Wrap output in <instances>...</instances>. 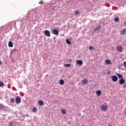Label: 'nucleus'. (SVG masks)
<instances>
[{"instance_id": "f257e3e1", "label": "nucleus", "mask_w": 126, "mask_h": 126, "mask_svg": "<svg viewBox=\"0 0 126 126\" xmlns=\"http://www.w3.org/2000/svg\"><path fill=\"white\" fill-rule=\"evenodd\" d=\"M15 100L17 104H19L21 103V98H20L19 96H16Z\"/></svg>"}, {"instance_id": "f03ea898", "label": "nucleus", "mask_w": 126, "mask_h": 126, "mask_svg": "<svg viewBox=\"0 0 126 126\" xmlns=\"http://www.w3.org/2000/svg\"><path fill=\"white\" fill-rule=\"evenodd\" d=\"M101 110H102V111H107V110H108V107L106 105H102L101 106Z\"/></svg>"}, {"instance_id": "7ed1b4c3", "label": "nucleus", "mask_w": 126, "mask_h": 126, "mask_svg": "<svg viewBox=\"0 0 126 126\" xmlns=\"http://www.w3.org/2000/svg\"><path fill=\"white\" fill-rule=\"evenodd\" d=\"M44 34L46 36H47V37H50V36H51L50 34V32L49 31H45L44 32Z\"/></svg>"}, {"instance_id": "20e7f679", "label": "nucleus", "mask_w": 126, "mask_h": 126, "mask_svg": "<svg viewBox=\"0 0 126 126\" xmlns=\"http://www.w3.org/2000/svg\"><path fill=\"white\" fill-rule=\"evenodd\" d=\"M112 80L113 81H117V80H118V77H117V76H113L112 77Z\"/></svg>"}, {"instance_id": "39448f33", "label": "nucleus", "mask_w": 126, "mask_h": 126, "mask_svg": "<svg viewBox=\"0 0 126 126\" xmlns=\"http://www.w3.org/2000/svg\"><path fill=\"white\" fill-rule=\"evenodd\" d=\"M82 61L77 60L76 61V63H77V64H79V65H81V64H82Z\"/></svg>"}, {"instance_id": "423d86ee", "label": "nucleus", "mask_w": 126, "mask_h": 126, "mask_svg": "<svg viewBox=\"0 0 126 126\" xmlns=\"http://www.w3.org/2000/svg\"><path fill=\"white\" fill-rule=\"evenodd\" d=\"M120 84H124L125 83V80L124 79H121L120 80Z\"/></svg>"}, {"instance_id": "0eeeda50", "label": "nucleus", "mask_w": 126, "mask_h": 126, "mask_svg": "<svg viewBox=\"0 0 126 126\" xmlns=\"http://www.w3.org/2000/svg\"><path fill=\"white\" fill-rule=\"evenodd\" d=\"M8 46H9V47H11V48H12V47H13V44L12 43V42L11 41L9 42Z\"/></svg>"}, {"instance_id": "6e6552de", "label": "nucleus", "mask_w": 126, "mask_h": 126, "mask_svg": "<svg viewBox=\"0 0 126 126\" xmlns=\"http://www.w3.org/2000/svg\"><path fill=\"white\" fill-rule=\"evenodd\" d=\"M117 50L119 52H122V51H123V48H122V47L119 46L117 48Z\"/></svg>"}, {"instance_id": "1a4fd4ad", "label": "nucleus", "mask_w": 126, "mask_h": 126, "mask_svg": "<svg viewBox=\"0 0 126 126\" xmlns=\"http://www.w3.org/2000/svg\"><path fill=\"white\" fill-rule=\"evenodd\" d=\"M126 30L124 29L121 32V35H125L126 34Z\"/></svg>"}, {"instance_id": "9d476101", "label": "nucleus", "mask_w": 126, "mask_h": 126, "mask_svg": "<svg viewBox=\"0 0 126 126\" xmlns=\"http://www.w3.org/2000/svg\"><path fill=\"white\" fill-rule=\"evenodd\" d=\"M53 32L55 35H58V34H59V31L57 30H53Z\"/></svg>"}, {"instance_id": "9b49d317", "label": "nucleus", "mask_w": 126, "mask_h": 126, "mask_svg": "<svg viewBox=\"0 0 126 126\" xmlns=\"http://www.w3.org/2000/svg\"><path fill=\"white\" fill-rule=\"evenodd\" d=\"M87 82H88V81H87V80H86V79H85L82 81L83 84H87Z\"/></svg>"}, {"instance_id": "f8f14e48", "label": "nucleus", "mask_w": 126, "mask_h": 126, "mask_svg": "<svg viewBox=\"0 0 126 126\" xmlns=\"http://www.w3.org/2000/svg\"><path fill=\"white\" fill-rule=\"evenodd\" d=\"M105 63H106V64H110V63H111V61L109 60H106Z\"/></svg>"}, {"instance_id": "ddd939ff", "label": "nucleus", "mask_w": 126, "mask_h": 126, "mask_svg": "<svg viewBox=\"0 0 126 126\" xmlns=\"http://www.w3.org/2000/svg\"><path fill=\"white\" fill-rule=\"evenodd\" d=\"M96 94L98 96H100V95H101V91H97L96 92Z\"/></svg>"}, {"instance_id": "4468645a", "label": "nucleus", "mask_w": 126, "mask_h": 126, "mask_svg": "<svg viewBox=\"0 0 126 126\" xmlns=\"http://www.w3.org/2000/svg\"><path fill=\"white\" fill-rule=\"evenodd\" d=\"M117 76H118L119 78H123V75L121 74H118Z\"/></svg>"}, {"instance_id": "2eb2a0df", "label": "nucleus", "mask_w": 126, "mask_h": 126, "mask_svg": "<svg viewBox=\"0 0 126 126\" xmlns=\"http://www.w3.org/2000/svg\"><path fill=\"white\" fill-rule=\"evenodd\" d=\"M38 103H39V105H40L41 106H42V105H43V104H44V102H43V101L42 100H39L38 101Z\"/></svg>"}, {"instance_id": "dca6fc26", "label": "nucleus", "mask_w": 126, "mask_h": 126, "mask_svg": "<svg viewBox=\"0 0 126 126\" xmlns=\"http://www.w3.org/2000/svg\"><path fill=\"white\" fill-rule=\"evenodd\" d=\"M32 112H33V113H35V112H37V108H36V107H34L32 109Z\"/></svg>"}, {"instance_id": "f3484780", "label": "nucleus", "mask_w": 126, "mask_h": 126, "mask_svg": "<svg viewBox=\"0 0 126 126\" xmlns=\"http://www.w3.org/2000/svg\"><path fill=\"white\" fill-rule=\"evenodd\" d=\"M60 84H61V85L63 84V83H64V82L63 81V80H61L60 81Z\"/></svg>"}, {"instance_id": "a211bd4d", "label": "nucleus", "mask_w": 126, "mask_h": 126, "mask_svg": "<svg viewBox=\"0 0 126 126\" xmlns=\"http://www.w3.org/2000/svg\"><path fill=\"white\" fill-rule=\"evenodd\" d=\"M62 114H63V115L65 114V110L64 109H62Z\"/></svg>"}, {"instance_id": "6ab92c4d", "label": "nucleus", "mask_w": 126, "mask_h": 126, "mask_svg": "<svg viewBox=\"0 0 126 126\" xmlns=\"http://www.w3.org/2000/svg\"><path fill=\"white\" fill-rule=\"evenodd\" d=\"M10 101L11 103H14V98H11Z\"/></svg>"}, {"instance_id": "aec40b11", "label": "nucleus", "mask_w": 126, "mask_h": 126, "mask_svg": "<svg viewBox=\"0 0 126 126\" xmlns=\"http://www.w3.org/2000/svg\"><path fill=\"white\" fill-rule=\"evenodd\" d=\"M66 43H67V44H69V45H70L71 43H70V42H69V41H68V39H67L66 40Z\"/></svg>"}, {"instance_id": "412c9836", "label": "nucleus", "mask_w": 126, "mask_h": 126, "mask_svg": "<svg viewBox=\"0 0 126 126\" xmlns=\"http://www.w3.org/2000/svg\"><path fill=\"white\" fill-rule=\"evenodd\" d=\"M3 86V83L2 82L0 81V87H2Z\"/></svg>"}, {"instance_id": "4be33fe9", "label": "nucleus", "mask_w": 126, "mask_h": 126, "mask_svg": "<svg viewBox=\"0 0 126 126\" xmlns=\"http://www.w3.org/2000/svg\"><path fill=\"white\" fill-rule=\"evenodd\" d=\"M64 66H65L66 67H68V66H70V64H66L64 65Z\"/></svg>"}, {"instance_id": "5701e85b", "label": "nucleus", "mask_w": 126, "mask_h": 126, "mask_svg": "<svg viewBox=\"0 0 126 126\" xmlns=\"http://www.w3.org/2000/svg\"><path fill=\"white\" fill-rule=\"evenodd\" d=\"M115 21H116V22H118V21H119V18H115Z\"/></svg>"}, {"instance_id": "b1692460", "label": "nucleus", "mask_w": 126, "mask_h": 126, "mask_svg": "<svg viewBox=\"0 0 126 126\" xmlns=\"http://www.w3.org/2000/svg\"><path fill=\"white\" fill-rule=\"evenodd\" d=\"M89 49L90 50H93V49H94V47H93V46H90Z\"/></svg>"}, {"instance_id": "393cba45", "label": "nucleus", "mask_w": 126, "mask_h": 126, "mask_svg": "<svg viewBox=\"0 0 126 126\" xmlns=\"http://www.w3.org/2000/svg\"><path fill=\"white\" fill-rule=\"evenodd\" d=\"M75 13V14L77 15L78 13H79V12L78 11H76Z\"/></svg>"}, {"instance_id": "a878e982", "label": "nucleus", "mask_w": 126, "mask_h": 126, "mask_svg": "<svg viewBox=\"0 0 126 126\" xmlns=\"http://www.w3.org/2000/svg\"><path fill=\"white\" fill-rule=\"evenodd\" d=\"M124 65H125V67H126V62H124Z\"/></svg>"}, {"instance_id": "bb28decb", "label": "nucleus", "mask_w": 126, "mask_h": 126, "mask_svg": "<svg viewBox=\"0 0 126 126\" xmlns=\"http://www.w3.org/2000/svg\"><path fill=\"white\" fill-rule=\"evenodd\" d=\"M39 3H40V4H43V1H40L39 2Z\"/></svg>"}, {"instance_id": "cd10ccee", "label": "nucleus", "mask_w": 126, "mask_h": 126, "mask_svg": "<svg viewBox=\"0 0 126 126\" xmlns=\"http://www.w3.org/2000/svg\"><path fill=\"white\" fill-rule=\"evenodd\" d=\"M110 73H111V72L109 71L108 73V74H110Z\"/></svg>"}, {"instance_id": "c85d7f7f", "label": "nucleus", "mask_w": 126, "mask_h": 126, "mask_svg": "<svg viewBox=\"0 0 126 126\" xmlns=\"http://www.w3.org/2000/svg\"><path fill=\"white\" fill-rule=\"evenodd\" d=\"M1 64V62L0 61V65Z\"/></svg>"}, {"instance_id": "c756f323", "label": "nucleus", "mask_w": 126, "mask_h": 126, "mask_svg": "<svg viewBox=\"0 0 126 126\" xmlns=\"http://www.w3.org/2000/svg\"><path fill=\"white\" fill-rule=\"evenodd\" d=\"M100 27H100V26H99V28H100Z\"/></svg>"}]
</instances>
